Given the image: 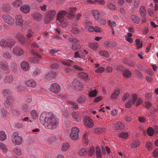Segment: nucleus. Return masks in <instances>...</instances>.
Segmentation results:
<instances>
[{
	"label": "nucleus",
	"instance_id": "31",
	"mask_svg": "<svg viewBox=\"0 0 158 158\" xmlns=\"http://www.w3.org/2000/svg\"><path fill=\"white\" fill-rule=\"evenodd\" d=\"M26 85L29 87H34L36 85V83L33 80H29L26 82Z\"/></svg>",
	"mask_w": 158,
	"mask_h": 158
},
{
	"label": "nucleus",
	"instance_id": "45",
	"mask_svg": "<svg viewBox=\"0 0 158 158\" xmlns=\"http://www.w3.org/2000/svg\"><path fill=\"white\" fill-rule=\"evenodd\" d=\"M22 109L24 111L27 112L30 110L31 108L29 106L26 104L23 105Z\"/></svg>",
	"mask_w": 158,
	"mask_h": 158
},
{
	"label": "nucleus",
	"instance_id": "18",
	"mask_svg": "<svg viewBox=\"0 0 158 158\" xmlns=\"http://www.w3.org/2000/svg\"><path fill=\"white\" fill-rule=\"evenodd\" d=\"M21 68L24 71H27L30 69L29 64L28 62L23 61L21 63Z\"/></svg>",
	"mask_w": 158,
	"mask_h": 158
},
{
	"label": "nucleus",
	"instance_id": "27",
	"mask_svg": "<svg viewBox=\"0 0 158 158\" xmlns=\"http://www.w3.org/2000/svg\"><path fill=\"white\" fill-rule=\"evenodd\" d=\"M123 75L126 78H128L131 77V73L130 69H126L123 71Z\"/></svg>",
	"mask_w": 158,
	"mask_h": 158
},
{
	"label": "nucleus",
	"instance_id": "20",
	"mask_svg": "<svg viewBox=\"0 0 158 158\" xmlns=\"http://www.w3.org/2000/svg\"><path fill=\"white\" fill-rule=\"evenodd\" d=\"M72 118L77 122H79L81 120V117L79 113L78 112L73 111L72 113Z\"/></svg>",
	"mask_w": 158,
	"mask_h": 158
},
{
	"label": "nucleus",
	"instance_id": "2",
	"mask_svg": "<svg viewBox=\"0 0 158 158\" xmlns=\"http://www.w3.org/2000/svg\"><path fill=\"white\" fill-rule=\"evenodd\" d=\"M11 139L13 142L16 144L19 145L23 142L22 136L17 132H14L11 136Z\"/></svg>",
	"mask_w": 158,
	"mask_h": 158
},
{
	"label": "nucleus",
	"instance_id": "61",
	"mask_svg": "<svg viewBox=\"0 0 158 158\" xmlns=\"http://www.w3.org/2000/svg\"><path fill=\"white\" fill-rule=\"evenodd\" d=\"M72 60H67V61H63L61 62V63L66 65L68 66H71V64L72 63Z\"/></svg>",
	"mask_w": 158,
	"mask_h": 158
},
{
	"label": "nucleus",
	"instance_id": "3",
	"mask_svg": "<svg viewBox=\"0 0 158 158\" xmlns=\"http://www.w3.org/2000/svg\"><path fill=\"white\" fill-rule=\"evenodd\" d=\"M79 129L76 127H73L70 134V138L73 140H76L79 138Z\"/></svg>",
	"mask_w": 158,
	"mask_h": 158
},
{
	"label": "nucleus",
	"instance_id": "33",
	"mask_svg": "<svg viewBox=\"0 0 158 158\" xmlns=\"http://www.w3.org/2000/svg\"><path fill=\"white\" fill-rule=\"evenodd\" d=\"M8 113L5 110H2L1 114V118L2 119H6L8 118Z\"/></svg>",
	"mask_w": 158,
	"mask_h": 158
},
{
	"label": "nucleus",
	"instance_id": "6",
	"mask_svg": "<svg viewBox=\"0 0 158 158\" xmlns=\"http://www.w3.org/2000/svg\"><path fill=\"white\" fill-rule=\"evenodd\" d=\"M67 15L68 13L65 10L60 11L58 13L56 19L61 23L64 21V16Z\"/></svg>",
	"mask_w": 158,
	"mask_h": 158
},
{
	"label": "nucleus",
	"instance_id": "64",
	"mask_svg": "<svg viewBox=\"0 0 158 158\" xmlns=\"http://www.w3.org/2000/svg\"><path fill=\"white\" fill-rule=\"evenodd\" d=\"M13 151L15 154L17 155H20L21 154V150L19 148H15L13 149Z\"/></svg>",
	"mask_w": 158,
	"mask_h": 158
},
{
	"label": "nucleus",
	"instance_id": "24",
	"mask_svg": "<svg viewBox=\"0 0 158 158\" xmlns=\"http://www.w3.org/2000/svg\"><path fill=\"white\" fill-rule=\"evenodd\" d=\"M140 144V141L139 140H136L133 141L130 144V146L132 148H135L138 147Z\"/></svg>",
	"mask_w": 158,
	"mask_h": 158
},
{
	"label": "nucleus",
	"instance_id": "26",
	"mask_svg": "<svg viewBox=\"0 0 158 158\" xmlns=\"http://www.w3.org/2000/svg\"><path fill=\"white\" fill-rule=\"evenodd\" d=\"M87 101L86 96L85 95H82L80 96L77 99V102L80 103H86Z\"/></svg>",
	"mask_w": 158,
	"mask_h": 158
},
{
	"label": "nucleus",
	"instance_id": "13",
	"mask_svg": "<svg viewBox=\"0 0 158 158\" xmlns=\"http://www.w3.org/2000/svg\"><path fill=\"white\" fill-rule=\"evenodd\" d=\"M56 75V73L51 71H49L44 75V78L46 80H51Z\"/></svg>",
	"mask_w": 158,
	"mask_h": 158
},
{
	"label": "nucleus",
	"instance_id": "40",
	"mask_svg": "<svg viewBox=\"0 0 158 158\" xmlns=\"http://www.w3.org/2000/svg\"><path fill=\"white\" fill-rule=\"evenodd\" d=\"M63 71L66 74H70L73 73V69L71 68L66 67L63 69Z\"/></svg>",
	"mask_w": 158,
	"mask_h": 158
},
{
	"label": "nucleus",
	"instance_id": "16",
	"mask_svg": "<svg viewBox=\"0 0 158 158\" xmlns=\"http://www.w3.org/2000/svg\"><path fill=\"white\" fill-rule=\"evenodd\" d=\"M13 52L14 54L18 56H20L24 54V52L19 46L15 47L13 50Z\"/></svg>",
	"mask_w": 158,
	"mask_h": 158
},
{
	"label": "nucleus",
	"instance_id": "4",
	"mask_svg": "<svg viewBox=\"0 0 158 158\" xmlns=\"http://www.w3.org/2000/svg\"><path fill=\"white\" fill-rule=\"evenodd\" d=\"M72 85L74 88L78 91L82 90L84 88L82 83L78 81L77 79H75L73 81Z\"/></svg>",
	"mask_w": 158,
	"mask_h": 158
},
{
	"label": "nucleus",
	"instance_id": "49",
	"mask_svg": "<svg viewBox=\"0 0 158 158\" xmlns=\"http://www.w3.org/2000/svg\"><path fill=\"white\" fill-rule=\"evenodd\" d=\"M6 138V136L5 132L2 131L0 132V140H4Z\"/></svg>",
	"mask_w": 158,
	"mask_h": 158
},
{
	"label": "nucleus",
	"instance_id": "22",
	"mask_svg": "<svg viewBox=\"0 0 158 158\" xmlns=\"http://www.w3.org/2000/svg\"><path fill=\"white\" fill-rule=\"evenodd\" d=\"M13 102V99L10 97L6 98L4 104L5 106L8 107H10Z\"/></svg>",
	"mask_w": 158,
	"mask_h": 158
},
{
	"label": "nucleus",
	"instance_id": "11",
	"mask_svg": "<svg viewBox=\"0 0 158 158\" xmlns=\"http://www.w3.org/2000/svg\"><path fill=\"white\" fill-rule=\"evenodd\" d=\"M137 96L135 94H133L132 96V99L129 100L126 103L125 107L126 108H129L131 106L134 104L135 101L137 100Z\"/></svg>",
	"mask_w": 158,
	"mask_h": 158
},
{
	"label": "nucleus",
	"instance_id": "38",
	"mask_svg": "<svg viewBox=\"0 0 158 158\" xmlns=\"http://www.w3.org/2000/svg\"><path fill=\"white\" fill-rule=\"evenodd\" d=\"M88 2L90 3H94L95 2H98L101 4L103 5L105 3L103 0H87Z\"/></svg>",
	"mask_w": 158,
	"mask_h": 158
},
{
	"label": "nucleus",
	"instance_id": "41",
	"mask_svg": "<svg viewBox=\"0 0 158 158\" xmlns=\"http://www.w3.org/2000/svg\"><path fill=\"white\" fill-rule=\"evenodd\" d=\"M154 131L151 127H149L147 130V133L149 136H152L154 133Z\"/></svg>",
	"mask_w": 158,
	"mask_h": 158
},
{
	"label": "nucleus",
	"instance_id": "52",
	"mask_svg": "<svg viewBox=\"0 0 158 158\" xmlns=\"http://www.w3.org/2000/svg\"><path fill=\"white\" fill-rule=\"evenodd\" d=\"M108 8L112 10H117L116 6H115L112 3H109L107 5Z\"/></svg>",
	"mask_w": 158,
	"mask_h": 158
},
{
	"label": "nucleus",
	"instance_id": "55",
	"mask_svg": "<svg viewBox=\"0 0 158 158\" xmlns=\"http://www.w3.org/2000/svg\"><path fill=\"white\" fill-rule=\"evenodd\" d=\"M10 93L8 90L5 89L3 90L2 96L6 98L10 97Z\"/></svg>",
	"mask_w": 158,
	"mask_h": 158
},
{
	"label": "nucleus",
	"instance_id": "54",
	"mask_svg": "<svg viewBox=\"0 0 158 158\" xmlns=\"http://www.w3.org/2000/svg\"><path fill=\"white\" fill-rule=\"evenodd\" d=\"M31 114L32 118H35L38 116L37 112L36 110H32L31 112Z\"/></svg>",
	"mask_w": 158,
	"mask_h": 158
},
{
	"label": "nucleus",
	"instance_id": "15",
	"mask_svg": "<svg viewBox=\"0 0 158 158\" xmlns=\"http://www.w3.org/2000/svg\"><path fill=\"white\" fill-rule=\"evenodd\" d=\"M31 52L33 54L34 56L36 58H30L29 59V60L30 61L32 62H35L37 60L36 59L37 58H41V55L35 52H34V50H33V49L31 50Z\"/></svg>",
	"mask_w": 158,
	"mask_h": 158
},
{
	"label": "nucleus",
	"instance_id": "63",
	"mask_svg": "<svg viewBox=\"0 0 158 158\" xmlns=\"http://www.w3.org/2000/svg\"><path fill=\"white\" fill-rule=\"evenodd\" d=\"M8 44L9 45H10L11 48L12 47V45L13 44H15V42H16L15 40L14 39H11V38L9 39H8Z\"/></svg>",
	"mask_w": 158,
	"mask_h": 158
},
{
	"label": "nucleus",
	"instance_id": "34",
	"mask_svg": "<svg viewBox=\"0 0 158 158\" xmlns=\"http://www.w3.org/2000/svg\"><path fill=\"white\" fill-rule=\"evenodd\" d=\"M88 154L87 150L85 148L81 149L79 152V155L81 156H85Z\"/></svg>",
	"mask_w": 158,
	"mask_h": 158
},
{
	"label": "nucleus",
	"instance_id": "36",
	"mask_svg": "<svg viewBox=\"0 0 158 158\" xmlns=\"http://www.w3.org/2000/svg\"><path fill=\"white\" fill-rule=\"evenodd\" d=\"M78 77L85 80H87L88 78V75L86 73L83 72H80L78 75Z\"/></svg>",
	"mask_w": 158,
	"mask_h": 158
},
{
	"label": "nucleus",
	"instance_id": "10",
	"mask_svg": "<svg viewBox=\"0 0 158 158\" xmlns=\"http://www.w3.org/2000/svg\"><path fill=\"white\" fill-rule=\"evenodd\" d=\"M137 96L135 94H133L132 96V99L129 100L126 103L125 107L126 108H129L131 106L134 104L135 101L137 100Z\"/></svg>",
	"mask_w": 158,
	"mask_h": 158
},
{
	"label": "nucleus",
	"instance_id": "23",
	"mask_svg": "<svg viewBox=\"0 0 158 158\" xmlns=\"http://www.w3.org/2000/svg\"><path fill=\"white\" fill-rule=\"evenodd\" d=\"M125 127L124 124L120 121L114 124V127L116 130H121L123 129Z\"/></svg>",
	"mask_w": 158,
	"mask_h": 158
},
{
	"label": "nucleus",
	"instance_id": "62",
	"mask_svg": "<svg viewBox=\"0 0 158 158\" xmlns=\"http://www.w3.org/2000/svg\"><path fill=\"white\" fill-rule=\"evenodd\" d=\"M5 79L6 80V81L8 83L11 82L13 80V79L12 76L9 75L6 77Z\"/></svg>",
	"mask_w": 158,
	"mask_h": 158
},
{
	"label": "nucleus",
	"instance_id": "5",
	"mask_svg": "<svg viewBox=\"0 0 158 158\" xmlns=\"http://www.w3.org/2000/svg\"><path fill=\"white\" fill-rule=\"evenodd\" d=\"M0 68L6 73H9L10 72L9 68L7 66V63L4 60L2 59L0 60Z\"/></svg>",
	"mask_w": 158,
	"mask_h": 158
},
{
	"label": "nucleus",
	"instance_id": "42",
	"mask_svg": "<svg viewBox=\"0 0 158 158\" xmlns=\"http://www.w3.org/2000/svg\"><path fill=\"white\" fill-rule=\"evenodd\" d=\"M104 46L106 48L113 47V42L111 41H106L104 44Z\"/></svg>",
	"mask_w": 158,
	"mask_h": 158
},
{
	"label": "nucleus",
	"instance_id": "47",
	"mask_svg": "<svg viewBox=\"0 0 158 158\" xmlns=\"http://www.w3.org/2000/svg\"><path fill=\"white\" fill-rule=\"evenodd\" d=\"M99 53L101 56H104L106 57H108L109 56L108 52L105 51L101 50L99 52Z\"/></svg>",
	"mask_w": 158,
	"mask_h": 158
},
{
	"label": "nucleus",
	"instance_id": "51",
	"mask_svg": "<svg viewBox=\"0 0 158 158\" xmlns=\"http://www.w3.org/2000/svg\"><path fill=\"white\" fill-rule=\"evenodd\" d=\"M89 47L93 50H95L98 47V44L96 42H94L89 44Z\"/></svg>",
	"mask_w": 158,
	"mask_h": 158
},
{
	"label": "nucleus",
	"instance_id": "53",
	"mask_svg": "<svg viewBox=\"0 0 158 158\" xmlns=\"http://www.w3.org/2000/svg\"><path fill=\"white\" fill-rule=\"evenodd\" d=\"M97 92L96 90L94 89V90L91 91L89 93V96L91 98H93L96 96Z\"/></svg>",
	"mask_w": 158,
	"mask_h": 158
},
{
	"label": "nucleus",
	"instance_id": "25",
	"mask_svg": "<svg viewBox=\"0 0 158 158\" xmlns=\"http://www.w3.org/2000/svg\"><path fill=\"white\" fill-rule=\"evenodd\" d=\"M130 18L134 23L138 24L139 23L140 19L139 17L135 15H131Z\"/></svg>",
	"mask_w": 158,
	"mask_h": 158
},
{
	"label": "nucleus",
	"instance_id": "39",
	"mask_svg": "<svg viewBox=\"0 0 158 158\" xmlns=\"http://www.w3.org/2000/svg\"><path fill=\"white\" fill-rule=\"evenodd\" d=\"M128 134L126 132H123L119 133L118 135V136L123 139H126L127 138L128 136Z\"/></svg>",
	"mask_w": 158,
	"mask_h": 158
},
{
	"label": "nucleus",
	"instance_id": "7",
	"mask_svg": "<svg viewBox=\"0 0 158 158\" xmlns=\"http://www.w3.org/2000/svg\"><path fill=\"white\" fill-rule=\"evenodd\" d=\"M2 18L5 23L10 25H12L14 23V19L8 15H3Z\"/></svg>",
	"mask_w": 158,
	"mask_h": 158
},
{
	"label": "nucleus",
	"instance_id": "14",
	"mask_svg": "<svg viewBox=\"0 0 158 158\" xmlns=\"http://www.w3.org/2000/svg\"><path fill=\"white\" fill-rule=\"evenodd\" d=\"M56 14L55 10H50L48 11L47 13V19L48 21H50L53 19Z\"/></svg>",
	"mask_w": 158,
	"mask_h": 158
},
{
	"label": "nucleus",
	"instance_id": "21",
	"mask_svg": "<svg viewBox=\"0 0 158 158\" xmlns=\"http://www.w3.org/2000/svg\"><path fill=\"white\" fill-rule=\"evenodd\" d=\"M33 17L34 19L37 21H39L42 18V15L38 12H35L33 14Z\"/></svg>",
	"mask_w": 158,
	"mask_h": 158
},
{
	"label": "nucleus",
	"instance_id": "35",
	"mask_svg": "<svg viewBox=\"0 0 158 158\" xmlns=\"http://www.w3.org/2000/svg\"><path fill=\"white\" fill-rule=\"evenodd\" d=\"M87 152L89 156H92L95 152V149L94 147H91L90 148L87 150Z\"/></svg>",
	"mask_w": 158,
	"mask_h": 158
},
{
	"label": "nucleus",
	"instance_id": "59",
	"mask_svg": "<svg viewBox=\"0 0 158 158\" xmlns=\"http://www.w3.org/2000/svg\"><path fill=\"white\" fill-rule=\"evenodd\" d=\"M2 56L3 57L5 58H10L11 57L10 53L8 52L4 53Z\"/></svg>",
	"mask_w": 158,
	"mask_h": 158
},
{
	"label": "nucleus",
	"instance_id": "58",
	"mask_svg": "<svg viewBox=\"0 0 158 158\" xmlns=\"http://www.w3.org/2000/svg\"><path fill=\"white\" fill-rule=\"evenodd\" d=\"M89 135L88 132H85L83 135V138L85 141V143L87 144L88 142V136Z\"/></svg>",
	"mask_w": 158,
	"mask_h": 158
},
{
	"label": "nucleus",
	"instance_id": "50",
	"mask_svg": "<svg viewBox=\"0 0 158 158\" xmlns=\"http://www.w3.org/2000/svg\"><path fill=\"white\" fill-rule=\"evenodd\" d=\"M10 64V67L12 69L14 73L16 72L18 69V67L17 65L14 62L11 63Z\"/></svg>",
	"mask_w": 158,
	"mask_h": 158
},
{
	"label": "nucleus",
	"instance_id": "1",
	"mask_svg": "<svg viewBox=\"0 0 158 158\" xmlns=\"http://www.w3.org/2000/svg\"><path fill=\"white\" fill-rule=\"evenodd\" d=\"M40 119L41 123L48 129L53 130L57 127L58 122L55 117L51 113L41 114Z\"/></svg>",
	"mask_w": 158,
	"mask_h": 158
},
{
	"label": "nucleus",
	"instance_id": "9",
	"mask_svg": "<svg viewBox=\"0 0 158 158\" xmlns=\"http://www.w3.org/2000/svg\"><path fill=\"white\" fill-rule=\"evenodd\" d=\"M57 138L58 137L57 136H50L46 138V142L49 145H52L56 142Z\"/></svg>",
	"mask_w": 158,
	"mask_h": 158
},
{
	"label": "nucleus",
	"instance_id": "12",
	"mask_svg": "<svg viewBox=\"0 0 158 158\" xmlns=\"http://www.w3.org/2000/svg\"><path fill=\"white\" fill-rule=\"evenodd\" d=\"M50 90L55 94L58 93L60 90V86L56 83L52 84L50 87Z\"/></svg>",
	"mask_w": 158,
	"mask_h": 158
},
{
	"label": "nucleus",
	"instance_id": "46",
	"mask_svg": "<svg viewBox=\"0 0 158 158\" xmlns=\"http://www.w3.org/2000/svg\"><path fill=\"white\" fill-rule=\"evenodd\" d=\"M69 144L68 143H65L63 144L61 148V150L62 151H66L68 150L69 148Z\"/></svg>",
	"mask_w": 158,
	"mask_h": 158
},
{
	"label": "nucleus",
	"instance_id": "44",
	"mask_svg": "<svg viewBox=\"0 0 158 158\" xmlns=\"http://www.w3.org/2000/svg\"><path fill=\"white\" fill-rule=\"evenodd\" d=\"M17 37L19 41L22 44H24L25 43V39L23 35L21 34L18 35Z\"/></svg>",
	"mask_w": 158,
	"mask_h": 158
},
{
	"label": "nucleus",
	"instance_id": "57",
	"mask_svg": "<svg viewBox=\"0 0 158 158\" xmlns=\"http://www.w3.org/2000/svg\"><path fill=\"white\" fill-rule=\"evenodd\" d=\"M152 145L151 142L149 141H147L146 142V147L147 148L150 150L152 149Z\"/></svg>",
	"mask_w": 158,
	"mask_h": 158
},
{
	"label": "nucleus",
	"instance_id": "29",
	"mask_svg": "<svg viewBox=\"0 0 158 158\" xmlns=\"http://www.w3.org/2000/svg\"><path fill=\"white\" fill-rule=\"evenodd\" d=\"M30 7L27 5H24L20 7V9L24 13H28L30 10Z\"/></svg>",
	"mask_w": 158,
	"mask_h": 158
},
{
	"label": "nucleus",
	"instance_id": "8",
	"mask_svg": "<svg viewBox=\"0 0 158 158\" xmlns=\"http://www.w3.org/2000/svg\"><path fill=\"white\" fill-rule=\"evenodd\" d=\"M84 121L85 125L87 127L91 128L94 126V122L91 118L88 116L85 117Z\"/></svg>",
	"mask_w": 158,
	"mask_h": 158
},
{
	"label": "nucleus",
	"instance_id": "19",
	"mask_svg": "<svg viewBox=\"0 0 158 158\" xmlns=\"http://www.w3.org/2000/svg\"><path fill=\"white\" fill-rule=\"evenodd\" d=\"M34 32L31 30H29L27 31L26 35V37L27 41L28 42H30L33 39L31 38L34 36Z\"/></svg>",
	"mask_w": 158,
	"mask_h": 158
},
{
	"label": "nucleus",
	"instance_id": "37",
	"mask_svg": "<svg viewBox=\"0 0 158 158\" xmlns=\"http://www.w3.org/2000/svg\"><path fill=\"white\" fill-rule=\"evenodd\" d=\"M22 4L21 0H17L12 2V4L14 7H18L20 6Z\"/></svg>",
	"mask_w": 158,
	"mask_h": 158
},
{
	"label": "nucleus",
	"instance_id": "28",
	"mask_svg": "<svg viewBox=\"0 0 158 158\" xmlns=\"http://www.w3.org/2000/svg\"><path fill=\"white\" fill-rule=\"evenodd\" d=\"M0 45L2 48L7 47L8 48L10 49L11 48L10 45H9L7 42L4 40H2L0 43Z\"/></svg>",
	"mask_w": 158,
	"mask_h": 158
},
{
	"label": "nucleus",
	"instance_id": "30",
	"mask_svg": "<svg viewBox=\"0 0 158 158\" xmlns=\"http://www.w3.org/2000/svg\"><path fill=\"white\" fill-rule=\"evenodd\" d=\"M140 13L143 18H145L147 14L145 8L143 6H141L140 8Z\"/></svg>",
	"mask_w": 158,
	"mask_h": 158
},
{
	"label": "nucleus",
	"instance_id": "48",
	"mask_svg": "<svg viewBox=\"0 0 158 158\" xmlns=\"http://www.w3.org/2000/svg\"><path fill=\"white\" fill-rule=\"evenodd\" d=\"M81 48V45L78 44L74 43L73 44L72 48L74 50H77L80 49Z\"/></svg>",
	"mask_w": 158,
	"mask_h": 158
},
{
	"label": "nucleus",
	"instance_id": "56",
	"mask_svg": "<svg viewBox=\"0 0 158 158\" xmlns=\"http://www.w3.org/2000/svg\"><path fill=\"white\" fill-rule=\"evenodd\" d=\"M93 14L94 18L96 20L98 19L99 18V13L98 11L96 10H94L93 11Z\"/></svg>",
	"mask_w": 158,
	"mask_h": 158
},
{
	"label": "nucleus",
	"instance_id": "43",
	"mask_svg": "<svg viewBox=\"0 0 158 158\" xmlns=\"http://www.w3.org/2000/svg\"><path fill=\"white\" fill-rule=\"evenodd\" d=\"M96 154L97 158H101L102 157V153L100 149L97 147L96 149Z\"/></svg>",
	"mask_w": 158,
	"mask_h": 158
},
{
	"label": "nucleus",
	"instance_id": "32",
	"mask_svg": "<svg viewBox=\"0 0 158 158\" xmlns=\"http://www.w3.org/2000/svg\"><path fill=\"white\" fill-rule=\"evenodd\" d=\"M120 92V89H119L118 88L116 89L111 95V99L113 100L116 99L117 98V96L119 94Z\"/></svg>",
	"mask_w": 158,
	"mask_h": 158
},
{
	"label": "nucleus",
	"instance_id": "17",
	"mask_svg": "<svg viewBox=\"0 0 158 158\" xmlns=\"http://www.w3.org/2000/svg\"><path fill=\"white\" fill-rule=\"evenodd\" d=\"M16 23L17 25L22 26L23 24V20L22 16L19 15H16L15 17Z\"/></svg>",
	"mask_w": 158,
	"mask_h": 158
},
{
	"label": "nucleus",
	"instance_id": "60",
	"mask_svg": "<svg viewBox=\"0 0 158 158\" xmlns=\"http://www.w3.org/2000/svg\"><path fill=\"white\" fill-rule=\"evenodd\" d=\"M18 86V91H26L27 90V89L22 85L19 84Z\"/></svg>",
	"mask_w": 158,
	"mask_h": 158
}]
</instances>
